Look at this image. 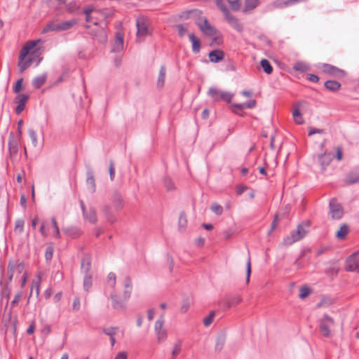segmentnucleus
<instances>
[{
    "label": "nucleus",
    "mask_w": 359,
    "mask_h": 359,
    "mask_svg": "<svg viewBox=\"0 0 359 359\" xmlns=\"http://www.w3.org/2000/svg\"><path fill=\"white\" fill-rule=\"evenodd\" d=\"M40 41V40L29 41L20 50L18 63L20 73H22L32 64L33 59L31 57L38 53L36 45Z\"/></svg>",
    "instance_id": "obj_1"
},
{
    "label": "nucleus",
    "mask_w": 359,
    "mask_h": 359,
    "mask_svg": "<svg viewBox=\"0 0 359 359\" xmlns=\"http://www.w3.org/2000/svg\"><path fill=\"white\" fill-rule=\"evenodd\" d=\"M310 221H304L299 224L297 229L290 233V234L283 239V244L285 245H290L295 242H297L302 239L309 232Z\"/></svg>",
    "instance_id": "obj_2"
},
{
    "label": "nucleus",
    "mask_w": 359,
    "mask_h": 359,
    "mask_svg": "<svg viewBox=\"0 0 359 359\" xmlns=\"http://www.w3.org/2000/svg\"><path fill=\"white\" fill-rule=\"evenodd\" d=\"M25 272V264L23 262H19L18 260H10L8 264L6 272V285L12 281L15 273L22 274Z\"/></svg>",
    "instance_id": "obj_3"
},
{
    "label": "nucleus",
    "mask_w": 359,
    "mask_h": 359,
    "mask_svg": "<svg viewBox=\"0 0 359 359\" xmlns=\"http://www.w3.org/2000/svg\"><path fill=\"white\" fill-rule=\"evenodd\" d=\"M196 24L199 29L206 36H212L217 32V29L209 23L205 17L198 18L196 21Z\"/></svg>",
    "instance_id": "obj_4"
},
{
    "label": "nucleus",
    "mask_w": 359,
    "mask_h": 359,
    "mask_svg": "<svg viewBox=\"0 0 359 359\" xmlns=\"http://www.w3.org/2000/svg\"><path fill=\"white\" fill-rule=\"evenodd\" d=\"M164 322V316L161 315L154 325V331L159 344L163 342L168 336L167 330L163 328Z\"/></svg>",
    "instance_id": "obj_5"
},
{
    "label": "nucleus",
    "mask_w": 359,
    "mask_h": 359,
    "mask_svg": "<svg viewBox=\"0 0 359 359\" xmlns=\"http://www.w3.org/2000/svg\"><path fill=\"white\" fill-rule=\"evenodd\" d=\"M345 269L348 271L359 273V250L353 252L346 259Z\"/></svg>",
    "instance_id": "obj_6"
},
{
    "label": "nucleus",
    "mask_w": 359,
    "mask_h": 359,
    "mask_svg": "<svg viewBox=\"0 0 359 359\" xmlns=\"http://www.w3.org/2000/svg\"><path fill=\"white\" fill-rule=\"evenodd\" d=\"M330 214L333 219H340L344 215V209L341 205L334 198H332L329 204Z\"/></svg>",
    "instance_id": "obj_7"
},
{
    "label": "nucleus",
    "mask_w": 359,
    "mask_h": 359,
    "mask_svg": "<svg viewBox=\"0 0 359 359\" xmlns=\"http://www.w3.org/2000/svg\"><path fill=\"white\" fill-rule=\"evenodd\" d=\"M333 325V319L328 315L325 314L320 320V331L321 334L325 337H329L330 336V330Z\"/></svg>",
    "instance_id": "obj_8"
},
{
    "label": "nucleus",
    "mask_w": 359,
    "mask_h": 359,
    "mask_svg": "<svg viewBox=\"0 0 359 359\" xmlns=\"http://www.w3.org/2000/svg\"><path fill=\"white\" fill-rule=\"evenodd\" d=\"M21 138L15 137V135L11 133L8 138V150L11 158H14L17 156L20 145Z\"/></svg>",
    "instance_id": "obj_9"
},
{
    "label": "nucleus",
    "mask_w": 359,
    "mask_h": 359,
    "mask_svg": "<svg viewBox=\"0 0 359 359\" xmlns=\"http://www.w3.org/2000/svg\"><path fill=\"white\" fill-rule=\"evenodd\" d=\"M323 72L329 74L331 76L342 78L345 76L346 73L343 69H341L335 66L329 64H323L320 67Z\"/></svg>",
    "instance_id": "obj_10"
},
{
    "label": "nucleus",
    "mask_w": 359,
    "mask_h": 359,
    "mask_svg": "<svg viewBox=\"0 0 359 359\" xmlns=\"http://www.w3.org/2000/svg\"><path fill=\"white\" fill-rule=\"evenodd\" d=\"M137 36L144 37L149 34L148 26L144 18H137L136 20Z\"/></svg>",
    "instance_id": "obj_11"
},
{
    "label": "nucleus",
    "mask_w": 359,
    "mask_h": 359,
    "mask_svg": "<svg viewBox=\"0 0 359 359\" xmlns=\"http://www.w3.org/2000/svg\"><path fill=\"white\" fill-rule=\"evenodd\" d=\"M111 201L115 210L118 211L124 207V201L121 194L118 191H114L111 196Z\"/></svg>",
    "instance_id": "obj_12"
},
{
    "label": "nucleus",
    "mask_w": 359,
    "mask_h": 359,
    "mask_svg": "<svg viewBox=\"0 0 359 359\" xmlns=\"http://www.w3.org/2000/svg\"><path fill=\"white\" fill-rule=\"evenodd\" d=\"M29 99V96L25 94H18L15 99V102L18 103L15 109L17 114H20L25 109V103Z\"/></svg>",
    "instance_id": "obj_13"
},
{
    "label": "nucleus",
    "mask_w": 359,
    "mask_h": 359,
    "mask_svg": "<svg viewBox=\"0 0 359 359\" xmlns=\"http://www.w3.org/2000/svg\"><path fill=\"white\" fill-rule=\"evenodd\" d=\"M101 212L107 219V222L113 224L116 222V217L112 211V208L109 205H104L101 209Z\"/></svg>",
    "instance_id": "obj_14"
},
{
    "label": "nucleus",
    "mask_w": 359,
    "mask_h": 359,
    "mask_svg": "<svg viewBox=\"0 0 359 359\" xmlns=\"http://www.w3.org/2000/svg\"><path fill=\"white\" fill-rule=\"evenodd\" d=\"M224 18L228 22V23L237 32H243V26L242 23L240 22L239 20L236 18L235 16L230 13L228 15H226Z\"/></svg>",
    "instance_id": "obj_15"
},
{
    "label": "nucleus",
    "mask_w": 359,
    "mask_h": 359,
    "mask_svg": "<svg viewBox=\"0 0 359 359\" xmlns=\"http://www.w3.org/2000/svg\"><path fill=\"white\" fill-rule=\"evenodd\" d=\"M208 57L212 62H219L224 58V52L220 49L213 50L209 53Z\"/></svg>",
    "instance_id": "obj_16"
},
{
    "label": "nucleus",
    "mask_w": 359,
    "mask_h": 359,
    "mask_svg": "<svg viewBox=\"0 0 359 359\" xmlns=\"http://www.w3.org/2000/svg\"><path fill=\"white\" fill-rule=\"evenodd\" d=\"M124 290L123 297L125 301H127L131 295L132 292V280L130 276L125 277L123 280Z\"/></svg>",
    "instance_id": "obj_17"
},
{
    "label": "nucleus",
    "mask_w": 359,
    "mask_h": 359,
    "mask_svg": "<svg viewBox=\"0 0 359 359\" xmlns=\"http://www.w3.org/2000/svg\"><path fill=\"white\" fill-rule=\"evenodd\" d=\"M83 218L91 224H95L97 221V212L94 208L90 207L83 213Z\"/></svg>",
    "instance_id": "obj_18"
},
{
    "label": "nucleus",
    "mask_w": 359,
    "mask_h": 359,
    "mask_svg": "<svg viewBox=\"0 0 359 359\" xmlns=\"http://www.w3.org/2000/svg\"><path fill=\"white\" fill-rule=\"evenodd\" d=\"M359 182V168L351 171L346 177V182L351 184Z\"/></svg>",
    "instance_id": "obj_19"
},
{
    "label": "nucleus",
    "mask_w": 359,
    "mask_h": 359,
    "mask_svg": "<svg viewBox=\"0 0 359 359\" xmlns=\"http://www.w3.org/2000/svg\"><path fill=\"white\" fill-rule=\"evenodd\" d=\"M189 38L192 44V51L194 53H199L201 48V41L193 33L189 34Z\"/></svg>",
    "instance_id": "obj_20"
},
{
    "label": "nucleus",
    "mask_w": 359,
    "mask_h": 359,
    "mask_svg": "<svg viewBox=\"0 0 359 359\" xmlns=\"http://www.w3.org/2000/svg\"><path fill=\"white\" fill-rule=\"evenodd\" d=\"M86 184H87L88 190L91 193H94L96 189V184H95V178H94L92 171L87 172Z\"/></svg>",
    "instance_id": "obj_21"
},
{
    "label": "nucleus",
    "mask_w": 359,
    "mask_h": 359,
    "mask_svg": "<svg viewBox=\"0 0 359 359\" xmlns=\"http://www.w3.org/2000/svg\"><path fill=\"white\" fill-rule=\"evenodd\" d=\"M349 232V226L346 224L341 225L340 229L336 232V238L338 240L342 241L345 239Z\"/></svg>",
    "instance_id": "obj_22"
},
{
    "label": "nucleus",
    "mask_w": 359,
    "mask_h": 359,
    "mask_svg": "<svg viewBox=\"0 0 359 359\" xmlns=\"http://www.w3.org/2000/svg\"><path fill=\"white\" fill-rule=\"evenodd\" d=\"M64 231L68 236H70L74 238H77L82 234V231L79 228L76 226H70L65 228L64 229Z\"/></svg>",
    "instance_id": "obj_23"
},
{
    "label": "nucleus",
    "mask_w": 359,
    "mask_h": 359,
    "mask_svg": "<svg viewBox=\"0 0 359 359\" xmlns=\"http://www.w3.org/2000/svg\"><path fill=\"white\" fill-rule=\"evenodd\" d=\"M333 155L331 153H325L319 156V161L323 168L328 165L332 161Z\"/></svg>",
    "instance_id": "obj_24"
},
{
    "label": "nucleus",
    "mask_w": 359,
    "mask_h": 359,
    "mask_svg": "<svg viewBox=\"0 0 359 359\" xmlns=\"http://www.w3.org/2000/svg\"><path fill=\"white\" fill-rule=\"evenodd\" d=\"M50 32H60V23L50 22L48 23L42 29V33L46 34Z\"/></svg>",
    "instance_id": "obj_25"
},
{
    "label": "nucleus",
    "mask_w": 359,
    "mask_h": 359,
    "mask_svg": "<svg viewBox=\"0 0 359 359\" xmlns=\"http://www.w3.org/2000/svg\"><path fill=\"white\" fill-rule=\"evenodd\" d=\"M123 48V36L118 33L116 35L115 43L113 46L112 51L113 52H118V51L122 50Z\"/></svg>",
    "instance_id": "obj_26"
},
{
    "label": "nucleus",
    "mask_w": 359,
    "mask_h": 359,
    "mask_svg": "<svg viewBox=\"0 0 359 359\" xmlns=\"http://www.w3.org/2000/svg\"><path fill=\"white\" fill-rule=\"evenodd\" d=\"M325 87L330 91L335 92L340 88L341 84L338 81L329 80L325 81Z\"/></svg>",
    "instance_id": "obj_27"
},
{
    "label": "nucleus",
    "mask_w": 359,
    "mask_h": 359,
    "mask_svg": "<svg viewBox=\"0 0 359 359\" xmlns=\"http://www.w3.org/2000/svg\"><path fill=\"white\" fill-rule=\"evenodd\" d=\"M77 23L76 19H72L67 21H64L60 23V29L61 31H66L70 29L73 26Z\"/></svg>",
    "instance_id": "obj_28"
},
{
    "label": "nucleus",
    "mask_w": 359,
    "mask_h": 359,
    "mask_svg": "<svg viewBox=\"0 0 359 359\" xmlns=\"http://www.w3.org/2000/svg\"><path fill=\"white\" fill-rule=\"evenodd\" d=\"M112 299V306L116 310H123L125 308L124 302L121 300H118V297L115 294L111 295Z\"/></svg>",
    "instance_id": "obj_29"
},
{
    "label": "nucleus",
    "mask_w": 359,
    "mask_h": 359,
    "mask_svg": "<svg viewBox=\"0 0 359 359\" xmlns=\"http://www.w3.org/2000/svg\"><path fill=\"white\" fill-rule=\"evenodd\" d=\"M165 72H166V69H165V66H163V65L161 66L160 68V70H159V74H158V81H157V86L159 88L163 87L165 83Z\"/></svg>",
    "instance_id": "obj_30"
},
{
    "label": "nucleus",
    "mask_w": 359,
    "mask_h": 359,
    "mask_svg": "<svg viewBox=\"0 0 359 359\" xmlns=\"http://www.w3.org/2000/svg\"><path fill=\"white\" fill-rule=\"evenodd\" d=\"M221 93H222V91L218 90L217 88L211 87L208 90V95L210 97H211L214 101H219V100H221V98H220Z\"/></svg>",
    "instance_id": "obj_31"
},
{
    "label": "nucleus",
    "mask_w": 359,
    "mask_h": 359,
    "mask_svg": "<svg viewBox=\"0 0 359 359\" xmlns=\"http://www.w3.org/2000/svg\"><path fill=\"white\" fill-rule=\"evenodd\" d=\"M46 80V75L39 76L32 81V85L35 88H40L45 83Z\"/></svg>",
    "instance_id": "obj_32"
},
{
    "label": "nucleus",
    "mask_w": 359,
    "mask_h": 359,
    "mask_svg": "<svg viewBox=\"0 0 359 359\" xmlns=\"http://www.w3.org/2000/svg\"><path fill=\"white\" fill-rule=\"evenodd\" d=\"M92 285V276L90 274H85L83 283L84 290L88 292Z\"/></svg>",
    "instance_id": "obj_33"
},
{
    "label": "nucleus",
    "mask_w": 359,
    "mask_h": 359,
    "mask_svg": "<svg viewBox=\"0 0 359 359\" xmlns=\"http://www.w3.org/2000/svg\"><path fill=\"white\" fill-rule=\"evenodd\" d=\"M216 5L218 7V8L222 12L224 18L231 13L229 9L227 8L226 6L225 5L224 0H216Z\"/></svg>",
    "instance_id": "obj_34"
},
{
    "label": "nucleus",
    "mask_w": 359,
    "mask_h": 359,
    "mask_svg": "<svg viewBox=\"0 0 359 359\" xmlns=\"http://www.w3.org/2000/svg\"><path fill=\"white\" fill-rule=\"evenodd\" d=\"M25 221L22 219H18L15 222L14 231L18 234H21L24 231Z\"/></svg>",
    "instance_id": "obj_35"
},
{
    "label": "nucleus",
    "mask_w": 359,
    "mask_h": 359,
    "mask_svg": "<svg viewBox=\"0 0 359 359\" xmlns=\"http://www.w3.org/2000/svg\"><path fill=\"white\" fill-rule=\"evenodd\" d=\"M259 4V0H245L244 11L255 9Z\"/></svg>",
    "instance_id": "obj_36"
},
{
    "label": "nucleus",
    "mask_w": 359,
    "mask_h": 359,
    "mask_svg": "<svg viewBox=\"0 0 359 359\" xmlns=\"http://www.w3.org/2000/svg\"><path fill=\"white\" fill-rule=\"evenodd\" d=\"M261 66L267 74H270L273 72V67L270 62L266 59H263L261 60Z\"/></svg>",
    "instance_id": "obj_37"
},
{
    "label": "nucleus",
    "mask_w": 359,
    "mask_h": 359,
    "mask_svg": "<svg viewBox=\"0 0 359 359\" xmlns=\"http://www.w3.org/2000/svg\"><path fill=\"white\" fill-rule=\"evenodd\" d=\"M225 344V336L224 335H219L217 338L216 344H215V351H221L223 348Z\"/></svg>",
    "instance_id": "obj_38"
},
{
    "label": "nucleus",
    "mask_w": 359,
    "mask_h": 359,
    "mask_svg": "<svg viewBox=\"0 0 359 359\" xmlns=\"http://www.w3.org/2000/svg\"><path fill=\"white\" fill-rule=\"evenodd\" d=\"M311 292V290L307 286H303L299 288V297L302 299L306 298Z\"/></svg>",
    "instance_id": "obj_39"
},
{
    "label": "nucleus",
    "mask_w": 359,
    "mask_h": 359,
    "mask_svg": "<svg viewBox=\"0 0 359 359\" xmlns=\"http://www.w3.org/2000/svg\"><path fill=\"white\" fill-rule=\"evenodd\" d=\"M90 269V262L88 258H84L81 262V271L85 273V274H88V272Z\"/></svg>",
    "instance_id": "obj_40"
},
{
    "label": "nucleus",
    "mask_w": 359,
    "mask_h": 359,
    "mask_svg": "<svg viewBox=\"0 0 359 359\" xmlns=\"http://www.w3.org/2000/svg\"><path fill=\"white\" fill-rule=\"evenodd\" d=\"M293 68L296 71H299V72H306L309 69V65L307 64H306L304 62H297L294 65Z\"/></svg>",
    "instance_id": "obj_41"
},
{
    "label": "nucleus",
    "mask_w": 359,
    "mask_h": 359,
    "mask_svg": "<svg viewBox=\"0 0 359 359\" xmlns=\"http://www.w3.org/2000/svg\"><path fill=\"white\" fill-rule=\"evenodd\" d=\"M54 252V248L52 245H49L46 248V252H45V258L46 262H50L53 259Z\"/></svg>",
    "instance_id": "obj_42"
},
{
    "label": "nucleus",
    "mask_w": 359,
    "mask_h": 359,
    "mask_svg": "<svg viewBox=\"0 0 359 359\" xmlns=\"http://www.w3.org/2000/svg\"><path fill=\"white\" fill-rule=\"evenodd\" d=\"M292 116L294 121L297 124H302L304 123V119L301 116L300 111L298 109H296L292 112Z\"/></svg>",
    "instance_id": "obj_43"
},
{
    "label": "nucleus",
    "mask_w": 359,
    "mask_h": 359,
    "mask_svg": "<svg viewBox=\"0 0 359 359\" xmlns=\"http://www.w3.org/2000/svg\"><path fill=\"white\" fill-rule=\"evenodd\" d=\"M51 222H52V226L54 229V232H53L54 237H55L57 238H60V233L59 227L57 226V223L55 217H53L51 218Z\"/></svg>",
    "instance_id": "obj_44"
},
{
    "label": "nucleus",
    "mask_w": 359,
    "mask_h": 359,
    "mask_svg": "<svg viewBox=\"0 0 359 359\" xmlns=\"http://www.w3.org/2000/svg\"><path fill=\"white\" fill-rule=\"evenodd\" d=\"M233 97V94L226 92V91H222L220 93V98L222 100L226 101L228 103H230L231 101V99Z\"/></svg>",
    "instance_id": "obj_45"
},
{
    "label": "nucleus",
    "mask_w": 359,
    "mask_h": 359,
    "mask_svg": "<svg viewBox=\"0 0 359 359\" xmlns=\"http://www.w3.org/2000/svg\"><path fill=\"white\" fill-rule=\"evenodd\" d=\"M28 134L32 140V143L33 146L34 147H36L38 144L37 135H36V132L33 129H29Z\"/></svg>",
    "instance_id": "obj_46"
},
{
    "label": "nucleus",
    "mask_w": 359,
    "mask_h": 359,
    "mask_svg": "<svg viewBox=\"0 0 359 359\" xmlns=\"http://www.w3.org/2000/svg\"><path fill=\"white\" fill-rule=\"evenodd\" d=\"M163 184L168 191H172L175 189V185L172 180L168 177H165L163 179Z\"/></svg>",
    "instance_id": "obj_47"
},
{
    "label": "nucleus",
    "mask_w": 359,
    "mask_h": 359,
    "mask_svg": "<svg viewBox=\"0 0 359 359\" xmlns=\"http://www.w3.org/2000/svg\"><path fill=\"white\" fill-rule=\"evenodd\" d=\"M117 330H118V327H115L104 328L102 330L103 332L106 335L109 336L110 338L114 337Z\"/></svg>",
    "instance_id": "obj_48"
},
{
    "label": "nucleus",
    "mask_w": 359,
    "mask_h": 359,
    "mask_svg": "<svg viewBox=\"0 0 359 359\" xmlns=\"http://www.w3.org/2000/svg\"><path fill=\"white\" fill-rule=\"evenodd\" d=\"M211 210L217 215H221L223 212V208L217 203H213L210 207Z\"/></svg>",
    "instance_id": "obj_49"
},
{
    "label": "nucleus",
    "mask_w": 359,
    "mask_h": 359,
    "mask_svg": "<svg viewBox=\"0 0 359 359\" xmlns=\"http://www.w3.org/2000/svg\"><path fill=\"white\" fill-rule=\"evenodd\" d=\"M242 301V299L240 296L233 297L230 300H229L227 303V308H230L233 306H235L239 304Z\"/></svg>",
    "instance_id": "obj_50"
},
{
    "label": "nucleus",
    "mask_w": 359,
    "mask_h": 359,
    "mask_svg": "<svg viewBox=\"0 0 359 359\" xmlns=\"http://www.w3.org/2000/svg\"><path fill=\"white\" fill-rule=\"evenodd\" d=\"M187 225V219L184 213L182 212L179 217V227L182 231L183 230Z\"/></svg>",
    "instance_id": "obj_51"
},
{
    "label": "nucleus",
    "mask_w": 359,
    "mask_h": 359,
    "mask_svg": "<svg viewBox=\"0 0 359 359\" xmlns=\"http://www.w3.org/2000/svg\"><path fill=\"white\" fill-rule=\"evenodd\" d=\"M232 10L237 11L240 9V0H227Z\"/></svg>",
    "instance_id": "obj_52"
},
{
    "label": "nucleus",
    "mask_w": 359,
    "mask_h": 359,
    "mask_svg": "<svg viewBox=\"0 0 359 359\" xmlns=\"http://www.w3.org/2000/svg\"><path fill=\"white\" fill-rule=\"evenodd\" d=\"M214 318H215V312L214 311H212L209 315L208 316H207L206 318H205L203 319V325L205 326V327H208L209 326L213 321L214 320Z\"/></svg>",
    "instance_id": "obj_53"
},
{
    "label": "nucleus",
    "mask_w": 359,
    "mask_h": 359,
    "mask_svg": "<svg viewBox=\"0 0 359 359\" xmlns=\"http://www.w3.org/2000/svg\"><path fill=\"white\" fill-rule=\"evenodd\" d=\"M22 82H23V79H22V78L19 79L16 81V83H15V86L13 87V92L15 93H16L18 95L19 94L20 91L22 89Z\"/></svg>",
    "instance_id": "obj_54"
},
{
    "label": "nucleus",
    "mask_w": 359,
    "mask_h": 359,
    "mask_svg": "<svg viewBox=\"0 0 359 359\" xmlns=\"http://www.w3.org/2000/svg\"><path fill=\"white\" fill-rule=\"evenodd\" d=\"M251 274V262L250 258L248 257L246 263V283H248L250 281V277Z\"/></svg>",
    "instance_id": "obj_55"
},
{
    "label": "nucleus",
    "mask_w": 359,
    "mask_h": 359,
    "mask_svg": "<svg viewBox=\"0 0 359 359\" xmlns=\"http://www.w3.org/2000/svg\"><path fill=\"white\" fill-rule=\"evenodd\" d=\"M21 298H22V293L20 292L16 293L14 297L13 300L11 303V308L16 306L18 305V304L19 303V302L21 300Z\"/></svg>",
    "instance_id": "obj_56"
},
{
    "label": "nucleus",
    "mask_w": 359,
    "mask_h": 359,
    "mask_svg": "<svg viewBox=\"0 0 359 359\" xmlns=\"http://www.w3.org/2000/svg\"><path fill=\"white\" fill-rule=\"evenodd\" d=\"M108 282L110 284L111 287H114L116 285V275L113 272H110L108 276Z\"/></svg>",
    "instance_id": "obj_57"
},
{
    "label": "nucleus",
    "mask_w": 359,
    "mask_h": 359,
    "mask_svg": "<svg viewBox=\"0 0 359 359\" xmlns=\"http://www.w3.org/2000/svg\"><path fill=\"white\" fill-rule=\"evenodd\" d=\"M109 172L110 180L111 181H113L114 179V176H115V167H114V164L112 161H110V162H109Z\"/></svg>",
    "instance_id": "obj_58"
},
{
    "label": "nucleus",
    "mask_w": 359,
    "mask_h": 359,
    "mask_svg": "<svg viewBox=\"0 0 359 359\" xmlns=\"http://www.w3.org/2000/svg\"><path fill=\"white\" fill-rule=\"evenodd\" d=\"M81 306V302L80 298L79 297H76L74 299L73 304H72V309L74 311H79L80 309Z\"/></svg>",
    "instance_id": "obj_59"
},
{
    "label": "nucleus",
    "mask_w": 359,
    "mask_h": 359,
    "mask_svg": "<svg viewBox=\"0 0 359 359\" xmlns=\"http://www.w3.org/2000/svg\"><path fill=\"white\" fill-rule=\"evenodd\" d=\"M177 29L179 36L181 37L184 36L187 32V29L182 25H177Z\"/></svg>",
    "instance_id": "obj_60"
},
{
    "label": "nucleus",
    "mask_w": 359,
    "mask_h": 359,
    "mask_svg": "<svg viewBox=\"0 0 359 359\" xmlns=\"http://www.w3.org/2000/svg\"><path fill=\"white\" fill-rule=\"evenodd\" d=\"M189 306H190V303H189V300L188 299L184 300L182 302V304L180 308L181 313H186L189 310Z\"/></svg>",
    "instance_id": "obj_61"
},
{
    "label": "nucleus",
    "mask_w": 359,
    "mask_h": 359,
    "mask_svg": "<svg viewBox=\"0 0 359 359\" xmlns=\"http://www.w3.org/2000/svg\"><path fill=\"white\" fill-rule=\"evenodd\" d=\"M243 104H245V108L253 109L256 107L257 102L255 100H250Z\"/></svg>",
    "instance_id": "obj_62"
},
{
    "label": "nucleus",
    "mask_w": 359,
    "mask_h": 359,
    "mask_svg": "<svg viewBox=\"0 0 359 359\" xmlns=\"http://www.w3.org/2000/svg\"><path fill=\"white\" fill-rule=\"evenodd\" d=\"M306 78L309 81L313 83H317L319 81V77L313 74H308Z\"/></svg>",
    "instance_id": "obj_63"
},
{
    "label": "nucleus",
    "mask_w": 359,
    "mask_h": 359,
    "mask_svg": "<svg viewBox=\"0 0 359 359\" xmlns=\"http://www.w3.org/2000/svg\"><path fill=\"white\" fill-rule=\"evenodd\" d=\"M181 351V345H180V343H178L177 344L175 345L174 346V348H173V351H172V355L173 357H175L177 356Z\"/></svg>",
    "instance_id": "obj_64"
}]
</instances>
